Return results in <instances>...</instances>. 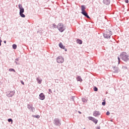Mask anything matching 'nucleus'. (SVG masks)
<instances>
[{
  "label": "nucleus",
  "instance_id": "nucleus-1",
  "mask_svg": "<svg viewBox=\"0 0 129 129\" xmlns=\"http://www.w3.org/2000/svg\"><path fill=\"white\" fill-rule=\"evenodd\" d=\"M19 9H20V15L22 17V18H25L26 16L24 15L23 13H24L25 12V9L23 8V6L21 4H19L18 6Z\"/></svg>",
  "mask_w": 129,
  "mask_h": 129
},
{
  "label": "nucleus",
  "instance_id": "nucleus-2",
  "mask_svg": "<svg viewBox=\"0 0 129 129\" xmlns=\"http://www.w3.org/2000/svg\"><path fill=\"white\" fill-rule=\"evenodd\" d=\"M120 57L123 61H126L128 60V56H127L126 52H123L120 54Z\"/></svg>",
  "mask_w": 129,
  "mask_h": 129
},
{
  "label": "nucleus",
  "instance_id": "nucleus-3",
  "mask_svg": "<svg viewBox=\"0 0 129 129\" xmlns=\"http://www.w3.org/2000/svg\"><path fill=\"white\" fill-rule=\"evenodd\" d=\"M111 35H112L111 31L107 29L106 32L104 33V37L106 39H108V38H110V36H111Z\"/></svg>",
  "mask_w": 129,
  "mask_h": 129
},
{
  "label": "nucleus",
  "instance_id": "nucleus-4",
  "mask_svg": "<svg viewBox=\"0 0 129 129\" xmlns=\"http://www.w3.org/2000/svg\"><path fill=\"white\" fill-rule=\"evenodd\" d=\"M57 29L59 31L62 33V32L65 30V27H64V25L62 23H59L57 25Z\"/></svg>",
  "mask_w": 129,
  "mask_h": 129
},
{
  "label": "nucleus",
  "instance_id": "nucleus-5",
  "mask_svg": "<svg viewBox=\"0 0 129 129\" xmlns=\"http://www.w3.org/2000/svg\"><path fill=\"white\" fill-rule=\"evenodd\" d=\"M88 119L90 120H92V121H93V122H94V123H95V124H96V123H97V122H98V120H97L96 118H93L91 116L88 117Z\"/></svg>",
  "mask_w": 129,
  "mask_h": 129
},
{
  "label": "nucleus",
  "instance_id": "nucleus-6",
  "mask_svg": "<svg viewBox=\"0 0 129 129\" xmlns=\"http://www.w3.org/2000/svg\"><path fill=\"white\" fill-rule=\"evenodd\" d=\"M57 63H63L64 62V58L62 56H58L57 58Z\"/></svg>",
  "mask_w": 129,
  "mask_h": 129
},
{
  "label": "nucleus",
  "instance_id": "nucleus-7",
  "mask_svg": "<svg viewBox=\"0 0 129 129\" xmlns=\"http://www.w3.org/2000/svg\"><path fill=\"white\" fill-rule=\"evenodd\" d=\"M13 95H14V92L8 91L7 92V96L8 97H12V96H13Z\"/></svg>",
  "mask_w": 129,
  "mask_h": 129
},
{
  "label": "nucleus",
  "instance_id": "nucleus-8",
  "mask_svg": "<svg viewBox=\"0 0 129 129\" xmlns=\"http://www.w3.org/2000/svg\"><path fill=\"white\" fill-rule=\"evenodd\" d=\"M39 97H40V99H41V100H44V99H45V95H44V93H41L39 95Z\"/></svg>",
  "mask_w": 129,
  "mask_h": 129
},
{
  "label": "nucleus",
  "instance_id": "nucleus-9",
  "mask_svg": "<svg viewBox=\"0 0 129 129\" xmlns=\"http://www.w3.org/2000/svg\"><path fill=\"white\" fill-rule=\"evenodd\" d=\"M103 3L105 5H109L110 4V0H103Z\"/></svg>",
  "mask_w": 129,
  "mask_h": 129
},
{
  "label": "nucleus",
  "instance_id": "nucleus-10",
  "mask_svg": "<svg viewBox=\"0 0 129 129\" xmlns=\"http://www.w3.org/2000/svg\"><path fill=\"white\" fill-rule=\"evenodd\" d=\"M81 13L82 15H84L85 17H87L88 19H89V16L87 14V13H86V11L82 12Z\"/></svg>",
  "mask_w": 129,
  "mask_h": 129
},
{
  "label": "nucleus",
  "instance_id": "nucleus-11",
  "mask_svg": "<svg viewBox=\"0 0 129 129\" xmlns=\"http://www.w3.org/2000/svg\"><path fill=\"white\" fill-rule=\"evenodd\" d=\"M97 115H99V112L97 111H95L93 113L94 116H97Z\"/></svg>",
  "mask_w": 129,
  "mask_h": 129
},
{
  "label": "nucleus",
  "instance_id": "nucleus-12",
  "mask_svg": "<svg viewBox=\"0 0 129 129\" xmlns=\"http://www.w3.org/2000/svg\"><path fill=\"white\" fill-rule=\"evenodd\" d=\"M86 9V8L85 7V6L84 5H82L81 6V10H82V12H85V10Z\"/></svg>",
  "mask_w": 129,
  "mask_h": 129
},
{
  "label": "nucleus",
  "instance_id": "nucleus-13",
  "mask_svg": "<svg viewBox=\"0 0 129 129\" xmlns=\"http://www.w3.org/2000/svg\"><path fill=\"white\" fill-rule=\"evenodd\" d=\"M77 81H80V82H82V79L80 76H78L77 78Z\"/></svg>",
  "mask_w": 129,
  "mask_h": 129
},
{
  "label": "nucleus",
  "instance_id": "nucleus-14",
  "mask_svg": "<svg viewBox=\"0 0 129 129\" xmlns=\"http://www.w3.org/2000/svg\"><path fill=\"white\" fill-rule=\"evenodd\" d=\"M77 43L78 44H80V45H81V44H82V40H81L80 39H77Z\"/></svg>",
  "mask_w": 129,
  "mask_h": 129
},
{
  "label": "nucleus",
  "instance_id": "nucleus-15",
  "mask_svg": "<svg viewBox=\"0 0 129 129\" xmlns=\"http://www.w3.org/2000/svg\"><path fill=\"white\" fill-rule=\"evenodd\" d=\"M59 47H60V48H61V49H65V46H63V44H62V43H60L59 44Z\"/></svg>",
  "mask_w": 129,
  "mask_h": 129
},
{
  "label": "nucleus",
  "instance_id": "nucleus-16",
  "mask_svg": "<svg viewBox=\"0 0 129 129\" xmlns=\"http://www.w3.org/2000/svg\"><path fill=\"white\" fill-rule=\"evenodd\" d=\"M37 81L38 83H39V84H41V83H42V80H40V78H38L37 79Z\"/></svg>",
  "mask_w": 129,
  "mask_h": 129
},
{
  "label": "nucleus",
  "instance_id": "nucleus-17",
  "mask_svg": "<svg viewBox=\"0 0 129 129\" xmlns=\"http://www.w3.org/2000/svg\"><path fill=\"white\" fill-rule=\"evenodd\" d=\"M13 49H17V45H16L15 44H13Z\"/></svg>",
  "mask_w": 129,
  "mask_h": 129
},
{
  "label": "nucleus",
  "instance_id": "nucleus-18",
  "mask_svg": "<svg viewBox=\"0 0 129 129\" xmlns=\"http://www.w3.org/2000/svg\"><path fill=\"white\" fill-rule=\"evenodd\" d=\"M9 70L10 72L13 71L14 72H16V71L14 69H10Z\"/></svg>",
  "mask_w": 129,
  "mask_h": 129
},
{
  "label": "nucleus",
  "instance_id": "nucleus-19",
  "mask_svg": "<svg viewBox=\"0 0 129 129\" xmlns=\"http://www.w3.org/2000/svg\"><path fill=\"white\" fill-rule=\"evenodd\" d=\"M98 89L96 87H95L94 88V91H98Z\"/></svg>",
  "mask_w": 129,
  "mask_h": 129
},
{
  "label": "nucleus",
  "instance_id": "nucleus-20",
  "mask_svg": "<svg viewBox=\"0 0 129 129\" xmlns=\"http://www.w3.org/2000/svg\"><path fill=\"white\" fill-rule=\"evenodd\" d=\"M8 121H9V122H13V119H12L11 118L8 119Z\"/></svg>",
  "mask_w": 129,
  "mask_h": 129
},
{
  "label": "nucleus",
  "instance_id": "nucleus-21",
  "mask_svg": "<svg viewBox=\"0 0 129 129\" xmlns=\"http://www.w3.org/2000/svg\"><path fill=\"white\" fill-rule=\"evenodd\" d=\"M55 123H56V124H59V120H56L55 121Z\"/></svg>",
  "mask_w": 129,
  "mask_h": 129
},
{
  "label": "nucleus",
  "instance_id": "nucleus-22",
  "mask_svg": "<svg viewBox=\"0 0 129 129\" xmlns=\"http://www.w3.org/2000/svg\"><path fill=\"white\" fill-rule=\"evenodd\" d=\"M20 82H21V84H22L23 85H25V83L23 82V81H21Z\"/></svg>",
  "mask_w": 129,
  "mask_h": 129
},
{
  "label": "nucleus",
  "instance_id": "nucleus-23",
  "mask_svg": "<svg viewBox=\"0 0 129 129\" xmlns=\"http://www.w3.org/2000/svg\"><path fill=\"white\" fill-rule=\"evenodd\" d=\"M3 42V41L2 40V39H1V37H0V46H2V42Z\"/></svg>",
  "mask_w": 129,
  "mask_h": 129
},
{
  "label": "nucleus",
  "instance_id": "nucleus-24",
  "mask_svg": "<svg viewBox=\"0 0 129 129\" xmlns=\"http://www.w3.org/2000/svg\"><path fill=\"white\" fill-rule=\"evenodd\" d=\"M118 64H119V62H120V58H119V57H118Z\"/></svg>",
  "mask_w": 129,
  "mask_h": 129
},
{
  "label": "nucleus",
  "instance_id": "nucleus-25",
  "mask_svg": "<svg viewBox=\"0 0 129 129\" xmlns=\"http://www.w3.org/2000/svg\"><path fill=\"white\" fill-rule=\"evenodd\" d=\"M49 93H52V90L49 89Z\"/></svg>",
  "mask_w": 129,
  "mask_h": 129
},
{
  "label": "nucleus",
  "instance_id": "nucleus-26",
  "mask_svg": "<svg viewBox=\"0 0 129 129\" xmlns=\"http://www.w3.org/2000/svg\"><path fill=\"white\" fill-rule=\"evenodd\" d=\"M102 105H105V101L102 102Z\"/></svg>",
  "mask_w": 129,
  "mask_h": 129
},
{
  "label": "nucleus",
  "instance_id": "nucleus-27",
  "mask_svg": "<svg viewBox=\"0 0 129 129\" xmlns=\"http://www.w3.org/2000/svg\"><path fill=\"white\" fill-rule=\"evenodd\" d=\"M106 114L107 115H109V114H110V113H109V112H107Z\"/></svg>",
  "mask_w": 129,
  "mask_h": 129
},
{
  "label": "nucleus",
  "instance_id": "nucleus-28",
  "mask_svg": "<svg viewBox=\"0 0 129 129\" xmlns=\"http://www.w3.org/2000/svg\"><path fill=\"white\" fill-rule=\"evenodd\" d=\"M125 3H128V0H124Z\"/></svg>",
  "mask_w": 129,
  "mask_h": 129
},
{
  "label": "nucleus",
  "instance_id": "nucleus-29",
  "mask_svg": "<svg viewBox=\"0 0 129 129\" xmlns=\"http://www.w3.org/2000/svg\"><path fill=\"white\" fill-rule=\"evenodd\" d=\"M4 42V43H5V44H6V43H7V41L5 40Z\"/></svg>",
  "mask_w": 129,
  "mask_h": 129
},
{
  "label": "nucleus",
  "instance_id": "nucleus-30",
  "mask_svg": "<svg viewBox=\"0 0 129 129\" xmlns=\"http://www.w3.org/2000/svg\"><path fill=\"white\" fill-rule=\"evenodd\" d=\"M78 112H79V113H80V114H81V112L79 111Z\"/></svg>",
  "mask_w": 129,
  "mask_h": 129
},
{
  "label": "nucleus",
  "instance_id": "nucleus-31",
  "mask_svg": "<svg viewBox=\"0 0 129 129\" xmlns=\"http://www.w3.org/2000/svg\"><path fill=\"white\" fill-rule=\"evenodd\" d=\"M36 117H40V116L39 115H38L37 116H36Z\"/></svg>",
  "mask_w": 129,
  "mask_h": 129
}]
</instances>
